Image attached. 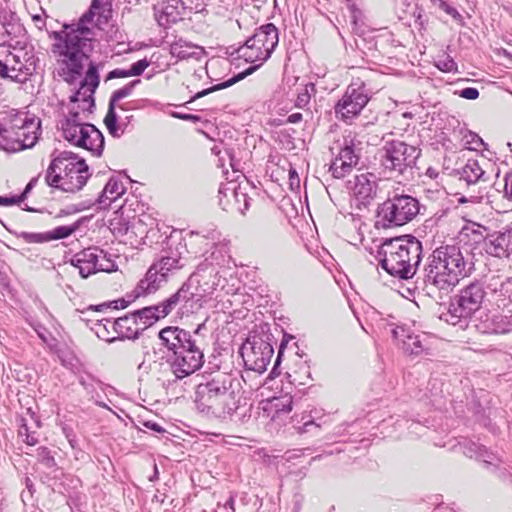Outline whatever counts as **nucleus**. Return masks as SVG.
I'll use <instances>...</instances> for the list:
<instances>
[{
	"instance_id": "603ef678",
	"label": "nucleus",
	"mask_w": 512,
	"mask_h": 512,
	"mask_svg": "<svg viewBox=\"0 0 512 512\" xmlns=\"http://www.w3.org/2000/svg\"><path fill=\"white\" fill-rule=\"evenodd\" d=\"M349 10L351 14V21L354 26H358L363 23V12L359 9L356 4L352 3L349 5Z\"/></svg>"
},
{
	"instance_id": "a211bd4d",
	"label": "nucleus",
	"mask_w": 512,
	"mask_h": 512,
	"mask_svg": "<svg viewBox=\"0 0 512 512\" xmlns=\"http://www.w3.org/2000/svg\"><path fill=\"white\" fill-rule=\"evenodd\" d=\"M219 204L223 210H229L231 198L234 200L235 209L241 213L248 210L251 198L246 193V187L241 183L227 182L219 188Z\"/></svg>"
},
{
	"instance_id": "9b49d317",
	"label": "nucleus",
	"mask_w": 512,
	"mask_h": 512,
	"mask_svg": "<svg viewBox=\"0 0 512 512\" xmlns=\"http://www.w3.org/2000/svg\"><path fill=\"white\" fill-rule=\"evenodd\" d=\"M369 100L370 96L363 82L351 83L334 107L336 117L346 123L351 122L359 116Z\"/></svg>"
},
{
	"instance_id": "4c0bfd02",
	"label": "nucleus",
	"mask_w": 512,
	"mask_h": 512,
	"mask_svg": "<svg viewBox=\"0 0 512 512\" xmlns=\"http://www.w3.org/2000/svg\"><path fill=\"white\" fill-rule=\"evenodd\" d=\"M512 331V315L495 314L491 318V324L486 326L484 333L505 334Z\"/></svg>"
},
{
	"instance_id": "49530a36",
	"label": "nucleus",
	"mask_w": 512,
	"mask_h": 512,
	"mask_svg": "<svg viewBox=\"0 0 512 512\" xmlns=\"http://www.w3.org/2000/svg\"><path fill=\"white\" fill-rule=\"evenodd\" d=\"M463 140L465 141L466 145H469V149L472 150H478L481 147L485 146V143L482 140V138L478 134L471 131H467L463 135Z\"/></svg>"
},
{
	"instance_id": "f704fd0d",
	"label": "nucleus",
	"mask_w": 512,
	"mask_h": 512,
	"mask_svg": "<svg viewBox=\"0 0 512 512\" xmlns=\"http://www.w3.org/2000/svg\"><path fill=\"white\" fill-rule=\"evenodd\" d=\"M459 175V180L465 182L468 187L487 182L484 170L480 167L478 161L474 159H469L466 162L459 171Z\"/></svg>"
},
{
	"instance_id": "5701e85b",
	"label": "nucleus",
	"mask_w": 512,
	"mask_h": 512,
	"mask_svg": "<svg viewBox=\"0 0 512 512\" xmlns=\"http://www.w3.org/2000/svg\"><path fill=\"white\" fill-rule=\"evenodd\" d=\"M80 136L77 137L74 146L84 148L94 156H101L104 150V136L93 124H84Z\"/></svg>"
},
{
	"instance_id": "c756f323",
	"label": "nucleus",
	"mask_w": 512,
	"mask_h": 512,
	"mask_svg": "<svg viewBox=\"0 0 512 512\" xmlns=\"http://www.w3.org/2000/svg\"><path fill=\"white\" fill-rule=\"evenodd\" d=\"M393 337L401 342L403 351L410 355H419L425 350L422 337L409 333L402 327H397L392 331Z\"/></svg>"
},
{
	"instance_id": "ddd939ff",
	"label": "nucleus",
	"mask_w": 512,
	"mask_h": 512,
	"mask_svg": "<svg viewBox=\"0 0 512 512\" xmlns=\"http://www.w3.org/2000/svg\"><path fill=\"white\" fill-rule=\"evenodd\" d=\"M485 282L488 310H505L512 305V277L493 274Z\"/></svg>"
},
{
	"instance_id": "37998d69",
	"label": "nucleus",
	"mask_w": 512,
	"mask_h": 512,
	"mask_svg": "<svg viewBox=\"0 0 512 512\" xmlns=\"http://www.w3.org/2000/svg\"><path fill=\"white\" fill-rule=\"evenodd\" d=\"M168 249L163 251L165 255H169V257L177 258L176 255L180 257H185L184 254L187 253L186 243L179 240L175 242L173 239H170L167 243Z\"/></svg>"
},
{
	"instance_id": "412c9836",
	"label": "nucleus",
	"mask_w": 512,
	"mask_h": 512,
	"mask_svg": "<svg viewBox=\"0 0 512 512\" xmlns=\"http://www.w3.org/2000/svg\"><path fill=\"white\" fill-rule=\"evenodd\" d=\"M185 9L183 0H161L154 5V15L160 26L167 27L181 20Z\"/></svg>"
},
{
	"instance_id": "6e6d98bb",
	"label": "nucleus",
	"mask_w": 512,
	"mask_h": 512,
	"mask_svg": "<svg viewBox=\"0 0 512 512\" xmlns=\"http://www.w3.org/2000/svg\"><path fill=\"white\" fill-rule=\"evenodd\" d=\"M57 355L62 365L71 368L74 365L75 357L71 353H65L62 350H57Z\"/></svg>"
},
{
	"instance_id": "c85d7f7f",
	"label": "nucleus",
	"mask_w": 512,
	"mask_h": 512,
	"mask_svg": "<svg viewBox=\"0 0 512 512\" xmlns=\"http://www.w3.org/2000/svg\"><path fill=\"white\" fill-rule=\"evenodd\" d=\"M71 264L79 269V274L82 278H87L91 274L98 272L97 248L89 247L76 253L71 259Z\"/></svg>"
},
{
	"instance_id": "20e7f679",
	"label": "nucleus",
	"mask_w": 512,
	"mask_h": 512,
	"mask_svg": "<svg viewBox=\"0 0 512 512\" xmlns=\"http://www.w3.org/2000/svg\"><path fill=\"white\" fill-rule=\"evenodd\" d=\"M381 267L400 279L412 278L421 262L422 243L412 235L386 239L378 250Z\"/></svg>"
},
{
	"instance_id": "864d4df0",
	"label": "nucleus",
	"mask_w": 512,
	"mask_h": 512,
	"mask_svg": "<svg viewBox=\"0 0 512 512\" xmlns=\"http://www.w3.org/2000/svg\"><path fill=\"white\" fill-rule=\"evenodd\" d=\"M32 327H33L34 331L37 333L38 337L45 344H49V337L51 336V334L48 331V329L40 323H36V324L32 325Z\"/></svg>"
},
{
	"instance_id": "680f3d73",
	"label": "nucleus",
	"mask_w": 512,
	"mask_h": 512,
	"mask_svg": "<svg viewBox=\"0 0 512 512\" xmlns=\"http://www.w3.org/2000/svg\"><path fill=\"white\" fill-rule=\"evenodd\" d=\"M94 378L90 375H88L87 377H84V376H80L79 377V383L80 385L88 392V393H93L94 391Z\"/></svg>"
},
{
	"instance_id": "338daca9",
	"label": "nucleus",
	"mask_w": 512,
	"mask_h": 512,
	"mask_svg": "<svg viewBox=\"0 0 512 512\" xmlns=\"http://www.w3.org/2000/svg\"><path fill=\"white\" fill-rule=\"evenodd\" d=\"M108 40L121 43L123 40V34L118 29L113 30V27H111V31L108 32Z\"/></svg>"
},
{
	"instance_id": "bf43d9fd",
	"label": "nucleus",
	"mask_w": 512,
	"mask_h": 512,
	"mask_svg": "<svg viewBox=\"0 0 512 512\" xmlns=\"http://www.w3.org/2000/svg\"><path fill=\"white\" fill-rule=\"evenodd\" d=\"M37 181H38V177H34V178H32V179L28 182V184L26 185V187H25V189L23 190V192H22L20 195L16 196V197H17V199H18V201H19V203L23 202V201L27 198L28 194H29V193L31 192V190L36 186Z\"/></svg>"
},
{
	"instance_id": "dca6fc26",
	"label": "nucleus",
	"mask_w": 512,
	"mask_h": 512,
	"mask_svg": "<svg viewBox=\"0 0 512 512\" xmlns=\"http://www.w3.org/2000/svg\"><path fill=\"white\" fill-rule=\"evenodd\" d=\"M40 134L41 120L34 116L15 133L14 137L12 136L11 140H7L4 143L3 140H0V149L8 152H17L32 148L37 143Z\"/></svg>"
},
{
	"instance_id": "4be33fe9",
	"label": "nucleus",
	"mask_w": 512,
	"mask_h": 512,
	"mask_svg": "<svg viewBox=\"0 0 512 512\" xmlns=\"http://www.w3.org/2000/svg\"><path fill=\"white\" fill-rule=\"evenodd\" d=\"M33 116L29 115L28 112L17 111L11 109L1 113L0 117V140L3 143L7 140H11L15 133L27 124Z\"/></svg>"
},
{
	"instance_id": "2f4dec72",
	"label": "nucleus",
	"mask_w": 512,
	"mask_h": 512,
	"mask_svg": "<svg viewBox=\"0 0 512 512\" xmlns=\"http://www.w3.org/2000/svg\"><path fill=\"white\" fill-rule=\"evenodd\" d=\"M157 267L151 265L145 277L139 281L135 288L137 297L156 292L162 283L166 282V276L159 272Z\"/></svg>"
},
{
	"instance_id": "4d7b16f0",
	"label": "nucleus",
	"mask_w": 512,
	"mask_h": 512,
	"mask_svg": "<svg viewBox=\"0 0 512 512\" xmlns=\"http://www.w3.org/2000/svg\"><path fill=\"white\" fill-rule=\"evenodd\" d=\"M127 77H131L129 69L116 68L108 73V75L106 77V81L111 80V79H116V78H127Z\"/></svg>"
},
{
	"instance_id": "f3484780",
	"label": "nucleus",
	"mask_w": 512,
	"mask_h": 512,
	"mask_svg": "<svg viewBox=\"0 0 512 512\" xmlns=\"http://www.w3.org/2000/svg\"><path fill=\"white\" fill-rule=\"evenodd\" d=\"M173 355L174 358L170 361V366L177 379H183L193 374L203 365V353L195 342L193 347H186Z\"/></svg>"
},
{
	"instance_id": "1a4fd4ad",
	"label": "nucleus",
	"mask_w": 512,
	"mask_h": 512,
	"mask_svg": "<svg viewBox=\"0 0 512 512\" xmlns=\"http://www.w3.org/2000/svg\"><path fill=\"white\" fill-rule=\"evenodd\" d=\"M419 202L407 194L389 196L377 210V224L383 228L403 226L412 221L419 213Z\"/></svg>"
},
{
	"instance_id": "a878e982",
	"label": "nucleus",
	"mask_w": 512,
	"mask_h": 512,
	"mask_svg": "<svg viewBox=\"0 0 512 512\" xmlns=\"http://www.w3.org/2000/svg\"><path fill=\"white\" fill-rule=\"evenodd\" d=\"M0 67L1 77L8 78L16 83H25L33 71L31 65H26L13 53L5 63L0 62Z\"/></svg>"
},
{
	"instance_id": "72a5a7b5",
	"label": "nucleus",
	"mask_w": 512,
	"mask_h": 512,
	"mask_svg": "<svg viewBox=\"0 0 512 512\" xmlns=\"http://www.w3.org/2000/svg\"><path fill=\"white\" fill-rule=\"evenodd\" d=\"M460 447L462 449V452L464 455H466L469 458H476L478 460L483 461L487 465L496 466L495 461L497 460V457L493 454L488 452V450L485 448V446L480 445L476 442H473L471 440H464Z\"/></svg>"
},
{
	"instance_id": "f257e3e1",
	"label": "nucleus",
	"mask_w": 512,
	"mask_h": 512,
	"mask_svg": "<svg viewBox=\"0 0 512 512\" xmlns=\"http://www.w3.org/2000/svg\"><path fill=\"white\" fill-rule=\"evenodd\" d=\"M111 17L110 0H93L77 24L55 33L57 41L52 51L57 56V75L65 82L73 83L83 75L84 65L97 43L98 32Z\"/></svg>"
},
{
	"instance_id": "e2e57ef3",
	"label": "nucleus",
	"mask_w": 512,
	"mask_h": 512,
	"mask_svg": "<svg viewBox=\"0 0 512 512\" xmlns=\"http://www.w3.org/2000/svg\"><path fill=\"white\" fill-rule=\"evenodd\" d=\"M504 195L512 201V173L507 174L505 177Z\"/></svg>"
},
{
	"instance_id": "13d9d810",
	"label": "nucleus",
	"mask_w": 512,
	"mask_h": 512,
	"mask_svg": "<svg viewBox=\"0 0 512 512\" xmlns=\"http://www.w3.org/2000/svg\"><path fill=\"white\" fill-rule=\"evenodd\" d=\"M460 97L468 99V100H475L479 97V91L478 89L474 87H467L460 91L459 93Z\"/></svg>"
},
{
	"instance_id": "aec40b11",
	"label": "nucleus",
	"mask_w": 512,
	"mask_h": 512,
	"mask_svg": "<svg viewBox=\"0 0 512 512\" xmlns=\"http://www.w3.org/2000/svg\"><path fill=\"white\" fill-rule=\"evenodd\" d=\"M274 350L270 343L259 339L251 344L250 351L243 354L245 363L250 365V369L263 372L270 363Z\"/></svg>"
},
{
	"instance_id": "4468645a",
	"label": "nucleus",
	"mask_w": 512,
	"mask_h": 512,
	"mask_svg": "<svg viewBox=\"0 0 512 512\" xmlns=\"http://www.w3.org/2000/svg\"><path fill=\"white\" fill-rule=\"evenodd\" d=\"M140 82V79H136L129 82L122 88L115 90L109 99L108 111L104 118V124L109 134L115 138H119L121 135H123L127 127V121H119V117L116 113V108H119L121 110L127 109L123 105L118 104V102L121 99L130 96L134 88Z\"/></svg>"
},
{
	"instance_id": "423d86ee",
	"label": "nucleus",
	"mask_w": 512,
	"mask_h": 512,
	"mask_svg": "<svg viewBox=\"0 0 512 512\" xmlns=\"http://www.w3.org/2000/svg\"><path fill=\"white\" fill-rule=\"evenodd\" d=\"M486 282L474 281L462 288L450 302L448 311L442 313L440 319L451 325L467 326L469 319L482 304L487 307Z\"/></svg>"
},
{
	"instance_id": "0eeeda50",
	"label": "nucleus",
	"mask_w": 512,
	"mask_h": 512,
	"mask_svg": "<svg viewBox=\"0 0 512 512\" xmlns=\"http://www.w3.org/2000/svg\"><path fill=\"white\" fill-rule=\"evenodd\" d=\"M195 296L196 295L191 291L190 283L186 282L182 284L176 293L172 294L164 301L157 305L137 309L133 311V315L142 332H144L147 328L168 316L180 304L183 305L186 311L193 309L194 303L200 301L199 298L195 300Z\"/></svg>"
},
{
	"instance_id": "2eb2a0df",
	"label": "nucleus",
	"mask_w": 512,
	"mask_h": 512,
	"mask_svg": "<svg viewBox=\"0 0 512 512\" xmlns=\"http://www.w3.org/2000/svg\"><path fill=\"white\" fill-rule=\"evenodd\" d=\"M481 229L486 230L480 225H473L472 228L465 227L463 232L468 235V231H471L473 240L475 243L483 242V249L491 256L503 258L509 257V233L506 231H499L493 234L483 235Z\"/></svg>"
},
{
	"instance_id": "473e14b6",
	"label": "nucleus",
	"mask_w": 512,
	"mask_h": 512,
	"mask_svg": "<svg viewBox=\"0 0 512 512\" xmlns=\"http://www.w3.org/2000/svg\"><path fill=\"white\" fill-rule=\"evenodd\" d=\"M84 124V122L80 121L78 111H70L65 119L61 121L60 129L62 136L72 145L83 131L82 128H84Z\"/></svg>"
},
{
	"instance_id": "052dcab7",
	"label": "nucleus",
	"mask_w": 512,
	"mask_h": 512,
	"mask_svg": "<svg viewBox=\"0 0 512 512\" xmlns=\"http://www.w3.org/2000/svg\"><path fill=\"white\" fill-rule=\"evenodd\" d=\"M439 7L442 10H444L448 15L453 17L454 19H456V20H460L461 19V15L457 11V9L452 7V6H450L446 1H441V3H439Z\"/></svg>"
},
{
	"instance_id": "0e129e2a",
	"label": "nucleus",
	"mask_w": 512,
	"mask_h": 512,
	"mask_svg": "<svg viewBox=\"0 0 512 512\" xmlns=\"http://www.w3.org/2000/svg\"><path fill=\"white\" fill-rule=\"evenodd\" d=\"M289 183L291 189L300 187V178L295 169L289 170Z\"/></svg>"
},
{
	"instance_id": "de8ad7c7",
	"label": "nucleus",
	"mask_w": 512,
	"mask_h": 512,
	"mask_svg": "<svg viewBox=\"0 0 512 512\" xmlns=\"http://www.w3.org/2000/svg\"><path fill=\"white\" fill-rule=\"evenodd\" d=\"M18 238H22L27 243H44L48 242L47 232L45 233H32V232H20L17 233Z\"/></svg>"
},
{
	"instance_id": "a18cd8bd",
	"label": "nucleus",
	"mask_w": 512,
	"mask_h": 512,
	"mask_svg": "<svg viewBox=\"0 0 512 512\" xmlns=\"http://www.w3.org/2000/svg\"><path fill=\"white\" fill-rule=\"evenodd\" d=\"M97 268L98 271L111 272L115 268V263L107 257V254L97 248Z\"/></svg>"
},
{
	"instance_id": "f8f14e48",
	"label": "nucleus",
	"mask_w": 512,
	"mask_h": 512,
	"mask_svg": "<svg viewBox=\"0 0 512 512\" xmlns=\"http://www.w3.org/2000/svg\"><path fill=\"white\" fill-rule=\"evenodd\" d=\"M88 67L85 76L82 78L80 76V86L71 96L70 101L73 103H79L78 109L84 111L91 112L92 108L95 106L94 101V93L99 86L100 77H99V68L102 66L101 63H96L90 60V55L88 56V61L84 65ZM78 79L75 81V83ZM70 84L69 82H67ZM74 84V82L72 83Z\"/></svg>"
},
{
	"instance_id": "c9c22d12",
	"label": "nucleus",
	"mask_w": 512,
	"mask_h": 512,
	"mask_svg": "<svg viewBox=\"0 0 512 512\" xmlns=\"http://www.w3.org/2000/svg\"><path fill=\"white\" fill-rule=\"evenodd\" d=\"M126 188L118 177H111L105 185L103 191L96 200V203L100 207H107L112 201L117 200L122 194H124Z\"/></svg>"
},
{
	"instance_id": "69168bd1",
	"label": "nucleus",
	"mask_w": 512,
	"mask_h": 512,
	"mask_svg": "<svg viewBox=\"0 0 512 512\" xmlns=\"http://www.w3.org/2000/svg\"><path fill=\"white\" fill-rule=\"evenodd\" d=\"M275 406L277 408L278 413H289L292 410V400L290 398L286 399L285 401H282L281 404H276Z\"/></svg>"
},
{
	"instance_id": "c03bdc74",
	"label": "nucleus",
	"mask_w": 512,
	"mask_h": 512,
	"mask_svg": "<svg viewBox=\"0 0 512 512\" xmlns=\"http://www.w3.org/2000/svg\"><path fill=\"white\" fill-rule=\"evenodd\" d=\"M37 458L40 463L49 469L54 468L57 465L54 456L47 447L42 446L37 449Z\"/></svg>"
},
{
	"instance_id": "5fc2aeb1",
	"label": "nucleus",
	"mask_w": 512,
	"mask_h": 512,
	"mask_svg": "<svg viewBox=\"0 0 512 512\" xmlns=\"http://www.w3.org/2000/svg\"><path fill=\"white\" fill-rule=\"evenodd\" d=\"M310 93L308 91L307 86L303 89L302 92L298 93L297 99H296V106L299 108H304L307 106L310 102Z\"/></svg>"
},
{
	"instance_id": "39448f33",
	"label": "nucleus",
	"mask_w": 512,
	"mask_h": 512,
	"mask_svg": "<svg viewBox=\"0 0 512 512\" xmlns=\"http://www.w3.org/2000/svg\"><path fill=\"white\" fill-rule=\"evenodd\" d=\"M89 168L83 158L71 151H62L55 156L45 175L48 186L65 192H76L83 188L89 178Z\"/></svg>"
},
{
	"instance_id": "6e6552de",
	"label": "nucleus",
	"mask_w": 512,
	"mask_h": 512,
	"mask_svg": "<svg viewBox=\"0 0 512 512\" xmlns=\"http://www.w3.org/2000/svg\"><path fill=\"white\" fill-rule=\"evenodd\" d=\"M421 150L400 140H388L381 149L380 166L389 177L404 176L412 172Z\"/></svg>"
},
{
	"instance_id": "6ab92c4d",
	"label": "nucleus",
	"mask_w": 512,
	"mask_h": 512,
	"mask_svg": "<svg viewBox=\"0 0 512 512\" xmlns=\"http://www.w3.org/2000/svg\"><path fill=\"white\" fill-rule=\"evenodd\" d=\"M160 346L166 348L169 352L177 353L186 348L193 347L194 340L188 331L177 326H166L158 333Z\"/></svg>"
},
{
	"instance_id": "8fccbe9b",
	"label": "nucleus",
	"mask_w": 512,
	"mask_h": 512,
	"mask_svg": "<svg viewBox=\"0 0 512 512\" xmlns=\"http://www.w3.org/2000/svg\"><path fill=\"white\" fill-rule=\"evenodd\" d=\"M436 67L442 72H453L457 70L456 62L449 56L436 62Z\"/></svg>"
},
{
	"instance_id": "ea45409f",
	"label": "nucleus",
	"mask_w": 512,
	"mask_h": 512,
	"mask_svg": "<svg viewBox=\"0 0 512 512\" xmlns=\"http://www.w3.org/2000/svg\"><path fill=\"white\" fill-rule=\"evenodd\" d=\"M194 48L195 46L187 43L183 39H178L170 45V53L173 57L180 60L188 59L194 55L192 51Z\"/></svg>"
},
{
	"instance_id": "09e8293b",
	"label": "nucleus",
	"mask_w": 512,
	"mask_h": 512,
	"mask_svg": "<svg viewBox=\"0 0 512 512\" xmlns=\"http://www.w3.org/2000/svg\"><path fill=\"white\" fill-rule=\"evenodd\" d=\"M138 356V350L134 345L124 346L122 349V358L126 363L136 364V357Z\"/></svg>"
},
{
	"instance_id": "b1692460",
	"label": "nucleus",
	"mask_w": 512,
	"mask_h": 512,
	"mask_svg": "<svg viewBox=\"0 0 512 512\" xmlns=\"http://www.w3.org/2000/svg\"><path fill=\"white\" fill-rule=\"evenodd\" d=\"M350 189L355 197L365 204L372 200L377 194V178L373 173H361L349 181Z\"/></svg>"
},
{
	"instance_id": "58836bf2",
	"label": "nucleus",
	"mask_w": 512,
	"mask_h": 512,
	"mask_svg": "<svg viewBox=\"0 0 512 512\" xmlns=\"http://www.w3.org/2000/svg\"><path fill=\"white\" fill-rule=\"evenodd\" d=\"M176 256L177 258H173L169 257V255L163 254L159 261L153 263L152 265L158 266L157 270L167 277L169 272L182 269L186 265V257H180L179 255Z\"/></svg>"
},
{
	"instance_id": "e433bc0d",
	"label": "nucleus",
	"mask_w": 512,
	"mask_h": 512,
	"mask_svg": "<svg viewBox=\"0 0 512 512\" xmlns=\"http://www.w3.org/2000/svg\"><path fill=\"white\" fill-rule=\"evenodd\" d=\"M115 319L111 320L108 318L96 319L91 326V329L95 332L98 338L113 343L118 340V331L115 329Z\"/></svg>"
},
{
	"instance_id": "3c124183",
	"label": "nucleus",
	"mask_w": 512,
	"mask_h": 512,
	"mask_svg": "<svg viewBox=\"0 0 512 512\" xmlns=\"http://www.w3.org/2000/svg\"><path fill=\"white\" fill-rule=\"evenodd\" d=\"M149 65H150V61L147 60L146 58L133 63L129 68L131 76L142 75L143 72L149 67Z\"/></svg>"
},
{
	"instance_id": "774afa93",
	"label": "nucleus",
	"mask_w": 512,
	"mask_h": 512,
	"mask_svg": "<svg viewBox=\"0 0 512 512\" xmlns=\"http://www.w3.org/2000/svg\"><path fill=\"white\" fill-rule=\"evenodd\" d=\"M16 204H20L16 196H13V197L0 196V206H12V205H16Z\"/></svg>"
},
{
	"instance_id": "bb28decb",
	"label": "nucleus",
	"mask_w": 512,
	"mask_h": 512,
	"mask_svg": "<svg viewBox=\"0 0 512 512\" xmlns=\"http://www.w3.org/2000/svg\"><path fill=\"white\" fill-rule=\"evenodd\" d=\"M359 155L352 145H346L332 162L330 171L335 178H344L358 164Z\"/></svg>"
},
{
	"instance_id": "9d476101",
	"label": "nucleus",
	"mask_w": 512,
	"mask_h": 512,
	"mask_svg": "<svg viewBox=\"0 0 512 512\" xmlns=\"http://www.w3.org/2000/svg\"><path fill=\"white\" fill-rule=\"evenodd\" d=\"M237 55L239 58H244L246 62L254 63L259 62L257 65L250 66L245 71L238 73L237 75L233 76L232 78L221 82L217 85H214L210 88L204 89L200 92H197L189 102L194 101L196 99L202 98L212 92L228 88L232 86L233 84L237 83L238 81L244 79L246 76L252 74L254 71H256L265 61H267L271 55H269V52L260 47V45L254 43L252 44V39L249 37L245 44L238 48Z\"/></svg>"
},
{
	"instance_id": "79ce46f5",
	"label": "nucleus",
	"mask_w": 512,
	"mask_h": 512,
	"mask_svg": "<svg viewBox=\"0 0 512 512\" xmlns=\"http://www.w3.org/2000/svg\"><path fill=\"white\" fill-rule=\"evenodd\" d=\"M77 225L58 226L54 230L47 232L48 242L51 240H59L69 237L75 232Z\"/></svg>"
},
{
	"instance_id": "a19ab883",
	"label": "nucleus",
	"mask_w": 512,
	"mask_h": 512,
	"mask_svg": "<svg viewBox=\"0 0 512 512\" xmlns=\"http://www.w3.org/2000/svg\"><path fill=\"white\" fill-rule=\"evenodd\" d=\"M127 305H128L127 301H125L124 299H118V300L111 301V302H105V303H102L99 305H90L85 310L81 311V313L87 314L89 312H103L106 309L111 308V307L113 309H124L127 307Z\"/></svg>"
},
{
	"instance_id": "7ed1b4c3",
	"label": "nucleus",
	"mask_w": 512,
	"mask_h": 512,
	"mask_svg": "<svg viewBox=\"0 0 512 512\" xmlns=\"http://www.w3.org/2000/svg\"><path fill=\"white\" fill-rule=\"evenodd\" d=\"M232 382L233 379L227 374L215 375L206 383L198 385L196 402L202 411L244 424L247 419H250L251 411L250 408L239 405V400L232 389Z\"/></svg>"
},
{
	"instance_id": "f03ea898",
	"label": "nucleus",
	"mask_w": 512,
	"mask_h": 512,
	"mask_svg": "<svg viewBox=\"0 0 512 512\" xmlns=\"http://www.w3.org/2000/svg\"><path fill=\"white\" fill-rule=\"evenodd\" d=\"M473 269L474 263L468 253L464 254L456 245H443L429 255L424 267V281L448 293Z\"/></svg>"
},
{
	"instance_id": "cd10ccee",
	"label": "nucleus",
	"mask_w": 512,
	"mask_h": 512,
	"mask_svg": "<svg viewBox=\"0 0 512 512\" xmlns=\"http://www.w3.org/2000/svg\"><path fill=\"white\" fill-rule=\"evenodd\" d=\"M250 38L252 44L260 45L272 55L279 42V32L273 23H267L257 28Z\"/></svg>"
},
{
	"instance_id": "393cba45",
	"label": "nucleus",
	"mask_w": 512,
	"mask_h": 512,
	"mask_svg": "<svg viewBox=\"0 0 512 512\" xmlns=\"http://www.w3.org/2000/svg\"><path fill=\"white\" fill-rule=\"evenodd\" d=\"M24 31L16 13L0 7V45H8Z\"/></svg>"
},
{
	"instance_id": "7c9ffc66",
	"label": "nucleus",
	"mask_w": 512,
	"mask_h": 512,
	"mask_svg": "<svg viewBox=\"0 0 512 512\" xmlns=\"http://www.w3.org/2000/svg\"><path fill=\"white\" fill-rule=\"evenodd\" d=\"M116 330L118 331V340H137L142 335V330L137 323L133 312H129L126 315L115 319Z\"/></svg>"
}]
</instances>
